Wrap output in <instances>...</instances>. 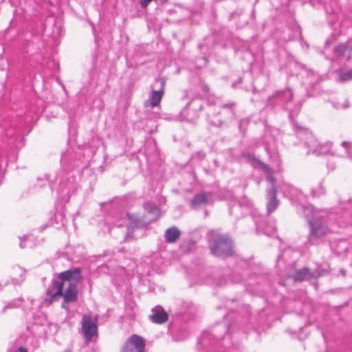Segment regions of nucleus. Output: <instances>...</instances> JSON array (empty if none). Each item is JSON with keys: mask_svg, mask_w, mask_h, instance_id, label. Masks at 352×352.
I'll list each match as a JSON object with an SVG mask.
<instances>
[{"mask_svg": "<svg viewBox=\"0 0 352 352\" xmlns=\"http://www.w3.org/2000/svg\"><path fill=\"white\" fill-rule=\"evenodd\" d=\"M30 237L31 236H29V235H27V236L25 235L22 238L20 237V247H21V248L23 249V248H25L32 247L31 245L26 243V242L28 243H29Z\"/></svg>", "mask_w": 352, "mask_h": 352, "instance_id": "30", "label": "nucleus"}, {"mask_svg": "<svg viewBox=\"0 0 352 352\" xmlns=\"http://www.w3.org/2000/svg\"><path fill=\"white\" fill-rule=\"evenodd\" d=\"M310 82H311V83H314V82H313L312 79H310Z\"/></svg>", "mask_w": 352, "mask_h": 352, "instance_id": "44", "label": "nucleus"}, {"mask_svg": "<svg viewBox=\"0 0 352 352\" xmlns=\"http://www.w3.org/2000/svg\"><path fill=\"white\" fill-rule=\"evenodd\" d=\"M352 80V69L344 71L341 70L339 72L338 81L341 82H345Z\"/></svg>", "mask_w": 352, "mask_h": 352, "instance_id": "27", "label": "nucleus"}, {"mask_svg": "<svg viewBox=\"0 0 352 352\" xmlns=\"http://www.w3.org/2000/svg\"><path fill=\"white\" fill-rule=\"evenodd\" d=\"M326 190L323 186V182L321 181L316 187L311 188V195L313 197H318L325 195Z\"/></svg>", "mask_w": 352, "mask_h": 352, "instance_id": "24", "label": "nucleus"}, {"mask_svg": "<svg viewBox=\"0 0 352 352\" xmlns=\"http://www.w3.org/2000/svg\"><path fill=\"white\" fill-rule=\"evenodd\" d=\"M260 168L266 174L267 182L270 184V186L267 189V211L270 214L274 211L279 205V201L277 199L276 179L273 176V169L267 164L261 163Z\"/></svg>", "mask_w": 352, "mask_h": 352, "instance_id": "7", "label": "nucleus"}, {"mask_svg": "<svg viewBox=\"0 0 352 352\" xmlns=\"http://www.w3.org/2000/svg\"><path fill=\"white\" fill-rule=\"evenodd\" d=\"M56 180L59 183L57 191L60 198L63 201H68L71 195L77 190L76 177L73 174L61 170L58 173Z\"/></svg>", "mask_w": 352, "mask_h": 352, "instance_id": "6", "label": "nucleus"}, {"mask_svg": "<svg viewBox=\"0 0 352 352\" xmlns=\"http://www.w3.org/2000/svg\"><path fill=\"white\" fill-rule=\"evenodd\" d=\"M340 272L342 274V276H344L346 275V271L344 270H341Z\"/></svg>", "mask_w": 352, "mask_h": 352, "instance_id": "35", "label": "nucleus"}, {"mask_svg": "<svg viewBox=\"0 0 352 352\" xmlns=\"http://www.w3.org/2000/svg\"><path fill=\"white\" fill-rule=\"evenodd\" d=\"M228 317L226 316L223 322L215 324L209 331H204L202 336L199 340V343L206 347L210 344L219 342L221 339L226 342V340L230 338V336L228 334L230 328Z\"/></svg>", "mask_w": 352, "mask_h": 352, "instance_id": "4", "label": "nucleus"}, {"mask_svg": "<svg viewBox=\"0 0 352 352\" xmlns=\"http://www.w3.org/2000/svg\"><path fill=\"white\" fill-rule=\"evenodd\" d=\"M145 342L142 337L133 334L122 346L121 352H144Z\"/></svg>", "mask_w": 352, "mask_h": 352, "instance_id": "10", "label": "nucleus"}, {"mask_svg": "<svg viewBox=\"0 0 352 352\" xmlns=\"http://www.w3.org/2000/svg\"><path fill=\"white\" fill-rule=\"evenodd\" d=\"M14 352H28V350L26 348L21 346Z\"/></svg>", "mask_w": 352, "mask_h": 352, "instance_id": "33", "label": "nucleus"}, {"mask_svg": "<svg viewBox=\"0 0 352 352\" xmlns=\"http://www.w3.org/2000/svg\"><path fill=\"white\" fill-rule=\"evenodd\" d=\"M255 224L257 230L261 229L266 235L272 236L276 232V228L273 221L265 222L260 220H255Z\"/></svg>", "mask_w": 352, "mask_h": 352, "instance_id": "16", "label": "nucleus"}, {"mask_svg": "<svg viewBox=\"0 0 352 352\" xmlns=\"http://www.w3.org/2000/svg\"><path fill=\"white\" fill-rule=\"evenodd\" d=\"M293 279L295 282L311 280L313 279V273L308 267H303L293 275Z\"/></svg>", "mask_w": 352, "mask_h": 352, "instance_id": "18", "label": "nucleus"}, {"mask_svg": "<svg viewBox=\"0 0 352 352\" xmlns=\"http://www.w3.org/2000/svg\"><path fill=\"white\" fill-rule=\"evenodd\" d=\"M160 83V87L157 90H152L151 93L148 97V101L146 103L149 102L152 107H158L162 100V96L164 92V88L166 85V80L164 78H159L155 80V84L154 86H156V84Z\"/></svg>", "mask_w": 352, "mask_h": 352, "instance_id": "11", "label": "nucleus"}, {"mask_svg": "<svg viewBox=\"0 0 352 352\" xmlns=\"http://www.w3.org/2000/svg\"><path fill=\"white\" fill-rule=\"evenodd\" d=\"M168 314L164 311H157L149 316L151 320L157 324H163L168 320Z\"/></svg>", "mask_w": 352, "mask_h": 352, "instance_id": "22", "label": "nucleus"}, {"mask_svg": "<svg viewBox=\"0 0 352 352\" xmlns=\"http://www.w3.org/2000/svg\"><path fill=\"white\" fill-rule=\"evenodd\" d=\"M65 303H66V302H65V301H63V302L62 303L61 307H62L63 308H65V309H68V307L66 306Z\"/></svg>", "mask_w": 352, "mask_h": 352, "instance_id": "34", "label": "nucleus"}, {"mask_svg": "<svg viewBox=\"0 0 352 352\" xmlns=\"http://www.w3.org/2000/svg\"><path fill=\"white\" fill-rule=\"evenodd\" d=\"M21 300L18 298L7 302L6 305L3 307L2 310L0 311V314H5L8 309H14L19 307L21 305Z\"/></svg>", "mask_w": 352, "mask_h": 352, "instance_id": "25", "label": "nucleus"}, {"mask_svg": "<svg viewBox=\"0 0 352 352\" xmlns=\"http://www.w3.org/2000/svg\"><path fill=\"white\" fill-rule=\"evenodd\" d=\"M313 273V278H317L329 273L328 265L319 266Z\"/></svg>", "mask_w": 352, "mask_h": 352, "instance_id": "26", "label": "nucleus"}, {"mask_svg": "<svg viewBox=\"0 0 352 352\" xmlns=\"http://www.w3.org/2000/svg\"><path fill=\"white\" fill-rule=\"evenodd\" d=\"M219 107L224 109H233L236 108V103L234 102H228L221 104L220 106H219Z\"/></svg>", "mask_w": 352, "mask_h": 352, "instance_id": "31", "label": "nucleus"}, {"mask_svg": "<svg viewBox=\"0 0 352 352\" xmlns=\"http://www.w3.org/2000/svg\"><path fill=\"white\" fill-rule=\"evenodd\" d=\"M211 122H212L214 125H219V124H220V122H216L212 121V120H211Z\"/></svg>", "mask_w": 352, "mask_h": 352, "instance_id": "36", "label": "nucleus"}, {"mask_svg": "<svg viewBox=\"0 0 352 352\" xmlns=\"http://www.w3.org/2000/svg\"><path fill=\"white\" fill-rule=\"evenodd\" d=\"M143 207L146 212L151 215L149 221L157 219L160 216V212L158 207L152 202H146Z\"/></svg>", "mask_w": 352, "mask_h": 352, "instance_id": "19", "label": "nucleus"}, {"mask_svg": "<svg viewBox=\"0 0 352 352\" xmlns=\"http://www.w3.org/2000/svg\"><path fill=\"white\" fill-rule=\"evenodd\" d=\"M351 52L352 47L347 44H340L333 48L334 57L338 60L350 59Z\"/></svg>", "mask_w": 352, "mask_h": 352, "instance_id": "14", "label": "nucleus"}, {"mask_svg": "<svg viewBox=\"0 0 352 352\" xmlns=\"http://www.w3.org/2000/svg\"><path fill=\"white\" fill-rule=\"evenodd\" d=\"M45 118H46V119H47V120H50V115H46V116H45Z\"/></svg>", "mask_w": 352, "mask_h": 352, "instance_id": "41", "label": "nucleus"}, {"mask_svg": "<svg viewBox=\"0 0 352 352\" xmlns=\"http://www.w3.org/2000/svg\"><path fill=\"white\" fill-rule=\"evenodd\" d=\"M234 15H235L234 12L232 13L230 15V18H233Z\"/></svg>", "mask_w": 352, "mask_h": 352, "instance_id": "40", "label": "nucleus"}, {"mask_svg": "<svg viewBox=\"0 0 352 352\" xmlns=\"http://www.w3.org/2000/svg\"><path fill=\"white\" fill-rule=\"evenodd\" d=\"M296 129V133L300 139L304 140L309 148L308 153H313L316 155H327L329 153L331 144H320L312 133L308 129L299 124L297 122L293 121Z\"/></svg>", "mask_w": 352, "mask_h": 352, "instance_id": "3", "label": "nucleus"}, {"mask_svg": "<svg viewBox=\"0 0 352 352\" xmlns=\"http://www.w3.org/2000/svg\"><path fill=\"white\" fill-rule=\"evenodd\" d=\"M209 247L211 253L222 258L228 257L233 254L232 241L227 236L214 234L209 239Z\"/></svg>", "mask_w": 352, "mask_h": 352, "instance_id": "5", "label": "nucleus"}, {"mask_svg": "<svg viewBox=\"0 0 352 352\" xmlns=\"http://www.w3.org/2000/svg\"><path fill=\"white\" fill-rule=\"evenodd\" d=\"M80 268H72L60 272L58 280H54L47 290L45 301L49 305L63 296L65 302H76L78 299L77 283L81 279Z\"/></svg>", "mask_w": 352, "mask_h": 352, "instance_id": "1", "label": "nucleus"}, {"mask_svg": "<svg viewBox=\"0 0 352 352\" xmlns=\"http://www.w3.org/2000/svg\"><path fill=\"white\" fill-rule=\"evenodd\" d=\"M98 316L90 314H84L81 320V332L85 342L89 343L98 333Z\"/></svg>", "mask_w": 352, "mask_h": 352, "instance_id": "8", "label": "nucleus"}, {"mask_svg": "<svg viewBox=\"0 0 352 352\" xmlns=\"http://www.w3.org/2000/svg\"><path fill=\"white\" fill-rule=\"evenodd\" d=\"M181 232L176 227L168 228L164 234L166 241L169 243H175L180 236Z\"/></svg>", "mask_w": 352, "mask_h": 352, "instance_id": "20", "label": "nucleus"}, {"mask_svg": "<svg viewBox=\"0 0 352 352\" xmlns=\"http://www.w3.org/2000/svg\"><path fill=\"white\" fill-rule=\"evenodd\" d=\"M239 207H246L248 209H251L252 207V203L246 197H243L240 201L238 205L234 206L230 210V213L232 212V210L236 209Z\"/></svg>", "mask_w": 352, "mask_h": 352, "instance_id": "28", "label": "nucleus"}, {"mask_svg": "<svg viewBox=\"0 0 352 352\" xmlns=\"http://www.w3.org/2000/svg\"><path fill=\"white\" fill-rule=\"evenodd\" d=\"M224 345H225V346H226V347H230L231 344H230V342H226V343L224 344Z\"/></svg>", "mask_w": 352, "mask_h": 352, "instance_id": "38", "label": "nucleus"}, {"mask_svg": "<svg viewBox=\"0 0 352 352\" xmlns=\"http://www.w3.org/2000/svg\"><path fill=\"white\" fill-rule=\"evenodd\" d=\"M162 2L165 3V2H167L168 0H162Z\"/></svg>", "mask_w": 352, "mask_h": 352, "instance_id": "42", "label": "nucleus"}, {"mask_svg": "<svg viewBox=\"0 0 352 352\" xmlns=\"http://www.w3.org/2000/svg\"><path fill=\"white\" fill-rule=\"evenodd\" d=\"M126 219L128 221L127 226L132 229L135 228H139L145 224L142 219H140L133 214L127 213L126 214Z\"/></svg>", "mask_w": 352, "mask_h": 352, "instance_id": "21", "label": "nucleus"}, {"mask_svg": "<svg viewBox=\"0 0 352 352\" xmlns=\"http://www.w3.org/2000/svg\"><path fill=\"white\" fill-rule=\"evenodd\" d=\"M350 107L349 102L348 101H345L340 106H338L337 108H342V109H347Z\"/></svg>", "mask_w": 352, "mask_h": 352, "instance_id": "32", "label": "nucleus"}, {"mask_svg": "<svg viewBox=\"0 0 352 352\" xmlns=\"http://www.w3.org/2000/svg\"><path fill=\"white\" fill-rule=\"evenodd\" d=\"M76 154L68 151L63 153L60 162L64 166H67L68 168L71 166L74 168L80 166V160H76Z\"/></svg>", "mask_w": 352, "mask_h": 352, "instance_id": "17", "label": "nucleus"}, {"mask_svg": "<svg viewBox=\"0 0 352 352\" xmlns=\"http://www.w3.org/2000/svg\"><path fill=\"white\" fill-rule=\"evenodd\" d=\"M212 200V194L210 192H201L197 194L193 199L190 201V206L193 209L206 206Z\"/></svg>", "mask_w": 352, "mask_h": 352, "instance_id": "13", "label": "nucleus"}, {"mask_svg": "<svg viewBox=\"0 0 352 352\" xmlns=\"http://www.w3.org/2000/svg\"><path fill=\"white\" fill-rule=\"evenodd\" d=\"M351 214H352V212H349L347 211V212H346L344 213V215H345V216H346V217H348V216H349V215H351Z\"/></svg>", "mask_w": 352, "mask_h": 352, "instance_id": "37", "label": "nucleus"}, {"mask_svg": "<svg viewBox=\"0 0 352 352\" xmlns=\"http://www.w3.org/2000/svg\"><path fill=\"white\" fill-rule=\"evenodd\" d=\"M314 76H315V75H314L313 73H311V76H309V78H314Z\"/></svg>", "mask_w": 352, "mask_h": 352, "instance_id": "39", "label": "nucleus"}, {"mask_svg": "<svg viewBox=\"0 0 352 352\" xmlns=\"http://www.w3.org/2000/svg\"><path fill=\"white\" fill-rule=\"evenodd\" d=\"M190 111H177V115L174 116V118L170 120L180 121V122H192L193 118H190Z\"/></svg>", "mask_w": 352, "mask_h": 352, "instance_id": "23", "label": "nucleus"}, {"mask_svg": "<svg viewBox=\"0 0 352 352\" xmlns=\"http://www.w3.org/2000/svg\"><path fill=\"white\" fill-rule=\"evenodd\" d=\"M276 190L278 188L285 197H290L291 199H296L301 200V197L303 196L302 192L285 182H277L276 181Z\"/></svg>", "mask_w": 352, "mask_h": 352, "instance_id": "12", "label": "nucleus"}, {"mask_svg": "<svg viewBox=\"0 0 352 352\" xmlns=\"http://www.w3.org/2000/svg\"><path fill=\"white\" fill-rule=\"evenodd\" d=\"M293 93L290 89L278 90L270 96L267 99V107L283 108L285 104L291 101Z\"/></svg>", "mask_w": 352, "mask_h": 352, "instance_id": "9", "label": "nucleus"}, {"mask_svg": "<svg viewBox=\"0 0 352 352\" xmlns=\"http://www.w3.org/2000/svg\"><path fill=\"white\" fill-rule=\"evenodd\" d=\"M182 100L186 103L184 108L186 109L202 110V109L205 108L204 105L205 102L201 98H195L188 100V97L184 96L182 98Z\"/></svg>", "mask_w": 352, "mask_h": 352, "instance_id": "15", "label": "nucleus"}, {"mask_svg": "<svg viewBox=\"0 0 352 352\" xmlns=\"http://www.w3.org/2000/svg\"><path fill=\"white\" fill-rule=\"evenodd\" d=\"M304 216L307 219L309 226L307 243L311 245L319 244L329 232L326 222L318 214V210L311 206L304 208Z\"/></svg>", "mask_w": 352, "mask_h": 352, "instance_id": "2", "label": "nucleus"}, {"mask_svg": "<svg viewBox=\"0 0 352 352\" xmlns=\"http://www.w3.org/2000/svg\"><path fill=\"white\" fill-rule=\"evenodd\" d=\"M118 226H122V223H118Z\"/></svg>", "mask_w": 352, "mask_h": 352, "instance_id": "43", "label": "nucleus"}, {"mask_svg": "<svg viewBox=\"0 0 352 352\" xmlns=\"http://www.w3.org/2000/svg\"><path fill=\"white\" fill-rule=\"evenodd\" d=\"M341 146L344 148L346 157L352 161V142L343 141Z\"/></svg>", "mask_w": 352, "mask_h": 352, "instance_id": "29", "label": "nucleus"}]
</instances>
